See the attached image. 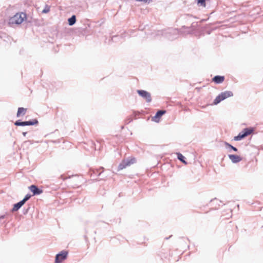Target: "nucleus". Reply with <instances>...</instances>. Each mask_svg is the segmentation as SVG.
<instances>
[{"mask_svg":"<svg viewBox=\"0 0 263 263\" xmlns=\"http://www.w3.org/2000/svg\"><path fill=\"white\" fill-rule=\"evenodd\" d=\"M26 126L34 125L38 124V121L34 119L32 121H25Z\"/></svg>","mask_w":263,"mask_h":263,"instance_id":"2eb2a0df","label":"nucleus"},{"mask_svg":"<svg viewBox=\"0 0 263 263\" xmlns=\"http://www.w3.org/2000/svg\"><path fill=\"white\" fill-rule=\"evenodd\" d=\"M29 190L33 193V195H40L42 193L43 191L35 185H31L29 187Z\"/></svg>","mask_w":263,"mask_h":263,"instance_id":"0eeeda50","label":"nucleus"},{"mask_svg":"<svg viewBox=\"0 0 263 263\" xmlns=\"http://www.w3.org/2000/svg\"><path fill=\"white\" fill-rule=\"evenodd\" d=\"M50 7L49 6L46 5L44 9L42 11V13H47L50 11Z\"/></svg>","mask_w":263,"mask_h":263,"instance_id":"412c9836","label":"nucleus"},{"mask_svg":"<svg viewBox=\"0 0 263 263\" xmlns=\"http://www.w3.org/2000/svg\"><path fill=\"white\" fill-rule=\"evenodd\" d=\"M233 96V93L231 91H225L224 92H222L218 96H217L216 98L214 99L213 104L214 105H217L221 101L224 100V99L232 97Z\"/></svg>","mask_w":263,"mask_h":263,"instance_id":"f03ea898","label":"nucleus"},{"mask_svg":"<svg viewBox=\"0 0 263 263\" xmlns=\"http://www.w3.org/2000/svg\"><path fill=\"white\" fill-rule=\"evenodd\" d=\"M26 108L23 107H19L18 108L17 112L16 114L17 117H19L21 116H24L26 112Z\"/></svg>","mask_w":263,"mask_h":263,"instance_id":"f8f14e48","label":"nucleus"},{"mask_svg":"<svg viewBox=\"0 0 263 263\" xmlns=\"http://www.w3.org/2000/svg\"><path fill=\"white\" fill-rule=\"evenodd\" d=\"M26 17L24 13H16L9 20V23L11 24H21Z\"/></svg>","mask_w":263,"mask_h":263,"instance_id":"f257e3e1","label":"nucleus"},{"mask_svg":"<svg viewBox=\"0 0 263 263\" xmlns=\"http://www.w3.org/2000/svg\"><path fill=\"white\" fill-rule=\"evenodd\" d=\"M224 80V77L221 76H216L213 79V81L217 84L221 83L223 82Z\"/></svg>","mask_w":263,"mask_h":263,"instance_id":"1a4fd4ad","label":"nucleus"},{"mask_svg":"<svg viewBox=\"0 0 263 263\" xmlns=\"http://www.w3.org/2000/svg\"><path fill=\"white\" fill-rule=\"evenodd\" d=\"M67 255V252L65 251H62L60 253L58 254L55 256V263H61L66 259Z\"/></svg>","mask_w":263,"mask_h":263,"instance_id":"423d86ee","label":"nucleus"},{"mask_svg":"<svg viewBox=\"0 0 263 263\" xmlns=\"http://www.w3.org/2000/svg\"><path fill=\"white\" fill-rule=\"evenodd\" d=\"M31 197V195L30 194H27L24 198L22 200V201L24 202V203L29 200Z\"/></svg>","mask_w":263,"mask_h":263,"instance_id":"4be33fe9","label":"nucleus"},{"mask_svg":"<svg viewBox=\"0 0 263 263\" xmlns=\"http://www.w3.org/2000/svg\"><path fill=\"white\" fill-rule=\"evenodd\" d=\"M14 125L16 126H26L25 121H21L20 120H17L15 122Z\"/></svg>","mask_w":263,"mask_h":263,"instance_id":"aec40b11","label":"nucleus"},{"mask_svg":"<svg viewBox=\"0 0 263 263\" xmlns=\"http://www.w3.org/2000/svg\"><path fill=\"white\" fill-rule=\"evenodd\" d=\"M68 24L70 26H72L74 25L76 22V17L75 15H72L71 17L69 18L68 20Z\"/></svg>","mask_w":263,"mask_h":263,"instance_id":"4468645a","label":"nucleus"},{"mask_svg":"<svg viewBox=\"0 0 263 263\" xmlns=\"http://www.w3.org/2000/svg\"><path fill=\"white\" fill-rule=\"evenodd\" d=\"M177 158L182 162L186 164V162L184 160V157L180 153H177Z\"/></svg>","mask_w":263,"mask_h":263,"instance_id":"dca6fc26","label":"nucleus"},{"mask_svg":"<svg viewBox=\"0 0 263 263\" xmlns=\"http://www.w3.org/2000/svg\"><path fill=\"white\" fill-rule=\"evenodd\" d=\"M165 112V110H158L154 117V120L156 122H158L157 119H159L163 114Z\"/></svg>","mask_w":263,"mask_h":263,"instance_id":"9b49d317","label":"nucleus"},{"mask_svg":"<svg viewBox=\"0 0 263 263\" xmlns=\"http://www.w3.org/2000/svg\"><path fill=\"white\" fill-rule=\"evenodd\" d=\"M136 162L135 158L127 159L124 160L119 165L118 170H121L125 168L127 166L134 163Z\"/></svg>","mask_w":263,"mask_h":263,"instance_id":"20e7f679","label":"nucleus"},{"mask_svg":"<svg viewBox=\"0 0 263 263\" xmlns=\"http://www.w3.org/2000/svg\"><path fill=\"white\" fill-rule=\"evenodd\" d=\"M27 134V132H23V136H26V134Z\"/></svg>","mask_w":263,"mask_h":263,"instance_id":"393cba45","label":"nucleus"},{"mask_svg":"<svg viewBox=\"0 0 263 263\" xmlns=\"http://www.w3.org/2000/svg\"><path fill=\"white\" fill-rule=\"evenodd\" d=\"M253 132L252 128H246L241 132L245 137L248 136Z\"/></svg>","mask_w":263,"mask_h":263,"instance_id":"ddd939ff","label":"nucleus"},{"mask_svg":"<svg viewBox=\"0 0 263 263\" xmlns=\"http://www.w3.org/2000/svg\"><path fill=\"white\" fill-rule=\"evenodd\" d=\"M224 145L226 146V147H229L231 149L233 150L235 152H237V148L236 147L232 146V145H231L230 144H229V143H228L227 142H224Z\"/></svg>","mask_w":263,"mask_h":263,"instance_id":"a211bd4d","label":"nucleus"},{"mask_svg":"<svg viewBox=\"0 0 263 263\" xmlns=\"http://www.w3.org/2000/svg\"><path fill=\"white\" fill-rule=\"evenodd\" d=\"M196 1L197 2V4L199 6L205 7V6H206L205 0H196Z\"/></svg>","mask_w":263,"mask_h":263,"instance_id":"f3484780","label":"nucleus"},{"mask_svg":"<svg viewBox=\"0 0 263 263\" xmlns=\"http://www.w3.org/2000/svg\"><path fill=\"white\" fill-rule=\"evenodd\" d=\"M137 93L148 103L152 101L151 95L149 92L143 90H137Z\"/></svg>","mask_w":263,"mask_h":263,"instance_id":"39448f33","label":"nucleus"},{"mask_svg":"<svg viewBox=\"0 0 263 263\" xmlns=\"http://www.w3.org/2000/svg\"><path fill=\"white\" fill-rule=\"evenodd\" d=\"M24 204V202L22 201V200L17 203L14 204L12 211L15 212L18 211Z\"/></svg>","mask_w":263,"mask_h":263,"instance_id":"9d476101","label":"nucleus"},{"mask_svg":"<svg viewBox=\"0 0 263 263\" xmlns=\"http://www.w3.org/2000/svg\"><path fill=\"white\" fill-rule=\"evenodd\" d=\"M244 138L245 137L243 135L242 133L241 132L238 134V135L235 136L234 139L235 141H239Z\"/></svg>","mask_w":263,"mask_h":263,"instance_id":"6ab92c4d","label":"nucleus"},{"mask_svg":"<svg viewBox=\"0 0 263 263\" xmlns=\"http://www.w3.org/2000/svg\"><path fill=\"white\" fill-rule=\"evenodd\" d=\"M5 215H2L0 216V223H3L2 220L5 218Z\"/></svg>","mask_w":263,"mask_h":263,"instance_id":"b1692460","label":"nucleus"},{"mask_svg":"<svg viewBox=\"0 0 263 263\" xmlns=\"http://www.w3.org/2000/svg\"><path fill=\"white\" fill-rule=\"evenodd\" d=\"M136 162L135 158L127 159L124 160L119 165L118 170H121L125 168L127 166L134 163Z\"/></svg>","mask_w":263,"mask_h":263,"instance_id":"7ed1b4c3","label":"nucleus"},{"mask_svg":"<svg viewBox=\"0 0 263 263\" xmlns=\"http://www.w3.org/2000/svg\"><path fill=\"white\" fill-rule=\"evenodd\" d=\"M228 157L234 163H238L242 160V158L238 155L230 154L228 155Z\"/></svg>","mask_w":263,"mask_h":263,"instance_id":"6e6552de","label":"nucleus"},{"mask_svg":"<svg viewBox=\"0 0 263 263\" xmlns=\"http://www.w3.org/2000/svg\"><path fill=\"white\" fill-rule=\"evenodd\" d=\"M137 1H138V2H144L146 3H149L152 0H136Z\"/></svg>","mask_w":263,"mask_h":263,"instance_id":"5701e85b","label":"nucleus"}]
</instances>
